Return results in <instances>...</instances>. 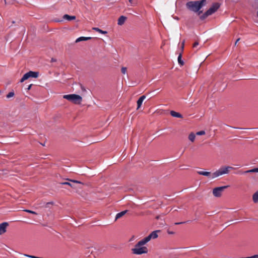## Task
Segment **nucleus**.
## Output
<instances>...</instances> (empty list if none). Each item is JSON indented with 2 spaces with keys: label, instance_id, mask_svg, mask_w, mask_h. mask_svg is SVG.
Masks as SVG:
<instances>
[{
  "label": "nucleus",
  "instance_id": "3",
  "mask_svg": "<svg viewBox=\"0 0 258 258\" xmlns=\"http://www.w3.org/2000/svg\"><path fill=\"white\" fill-rule=\"evenodd\" d=\"M63 98L76 104H80L82 101V98L80 95L74 94L64 95Z\"/></svg>",
  "mask_w": 258,
  "mask_h": 258
},
{
  "label": "nucleus",
  "instance_id": "12",
  "mask_svg": "<svg viewBox=\"0 0 258 258\" xmlns=\"http://www.w3.org/2000/svg\"><path fill=\"white\" fill-rule=\"evenodd\" d=\"M253 172H258V168H255L250 170H248L245 171L244 172H242L241 171H239L238 173L242 174V173H253Z\"/></svg>",
  "mask_w": 258,
  "mask_h": 258
},
{
  "label": "nucleus",
  "instance_id": "18",
  "mask_svg": "<svg viewBox=\"0 0 258 258\" xmlns=\"http://www.w3.org/2000/svg\"><path fill=\"white\" fill-rule=\"evenodd\" d=\"M127 210H125V211H123L120 213H117L115 217V220H116L117 219L122 217L123 215H124L127 213Z\"/></svg>",
  "mask_w": 258,
  "mask_h": 258
},
{
  "label": "nucleus",
  "instance_id": "27",
  "mask_svg": "<svg viewBox=\"0 0 258 258\" xmlns=\"http://www.w3.org/2000/svg\"><path fill=\"white\" fill-rule=\"evenodd\" d=\"M25 212H27V213H31V214H35V215H37V214L33 211H31V210H24Z\"/></svg>",
  "mask_w": 258,
  "mask_h": 258
},
{
  "label": "nucleus",
  "instance_id": "32",
  "mask_svg": "<svg viewBox=\"0 0 258 258\" xmlns=\"http://www.w3.org/2000/svg\"><path fill=\"white\" fill-rule=\"evenodd\" d=\"M199 45V42L198 41L197 42H195L194 44H193V47H196L198 45Z\"/></svg>",
  "mask_w": 258,
  "mask_h": 258
},
{
  "label": "nucleus",
  "instance_id": "5",
  "mask_svg": "<svg viewBox=\"0 0 258 258\" xmlns=\"http://www.w3.org/2000/svg\"><path fill=\"white\" fill-rule=\"evenodd\" d=\"M39 76V73L37 72L29 71L24 75L20 80V82L22 83L30 78H37Z\"/></svg>",
  "mask_w": 258,
  "mask_h": 258
},
{
  "label": "nucleus",
  "instance_id": "21",
  "mask_svg": "<svg viewBox=\"0 0 258 258\" xmlns=\"http://www.w3.org/2000/svg\"><path fill=\"white\" fill-rule=\"evenodd\" d=\"M181 57H182V54H181V53H180L179 54V55H178V63L181 65V66H183L184 64V62L181 59Z\"/></svg>",
  "mask_w": 258,
  "mask_h": 258
},
{
  "label": "nucleus",
  "instance_id": "8",
  "mask_svg": "<svg viewBox=\"0 0 258 258\" xmlns=\"http://www.w3.org/2000/svg\"><path fill=\"white\" fill-rule=\"evenodd\" d=\"M220 5L218 3H214L212 6L207 11V14L211 15L219 8Z\"/></svg>",
  "mask_w": 258,
  "mask_h": 258
},
{
  "label": "nucleus",
  "instance_id": "36",
  "mask_svg": "<svg viewBox=\"0 0 258 258\" xmlns=\"http://www.w3.org/2000/svg\"><path fill=\"white\" fill-rule=\"evenodd\" d=\"M239 40H240V38H238V39H237V40L236 41V42L235 43V45H236L237 43L238 42Z\"/></svg>",
  "mask_w": 258,
  "mask_h": 258
},
{
  "label": "nucleus",
  "instance_id": "16",
  "mask_svg": "<svg viewBox=\"0 0 258 258\" xmlns=\"http://www.w3.org/2000/svg\"><path fill=\"white\" fill-rule=\"evenodd\" d=\"M197 172L200 175H202L208 177H210L211 176H212V174H211L210 172L199 171H198Z\"/></svg>",
  "mask_w": 258,
  "mask_h": 258
},
{
  "label": "nucleus",
  "instance_id": "33",
  "mask_svg": "<svg viewBox=\"0 0 258 258\" xmlns=\"http://www.w3.org/2000/svg\"><path fill=\"white\" fill-rule=\"evenodd\" d=\"M185 222H177V223H175V225H179V224H183V223H184Z\"/></svg>",
  "mask_w": 258,
  "mask_h": 258
},
{
  "label": "nucleus",
  "instance_id": "6",
  "mask_svg": "<svg viewBox=\"0 0 258 258\" xmlns=\"http://www.w3.org/2000/svg\"><path fill=\"white\" fill-rule=\"evenodd\" d=\"M229 186L226 185L220 187H217L213 189V194L215 197H220L224 190L228 188Z\"/></svg>",
  "mask_w": 258,
  "mask_h": 258
},
{
  "label": "nucleus",
  "instance_id": "31",
  "mask_svg": "<svg viewBox=\"0 0 258 258\" xmlns=\"http://www.w3.org/2000/svg\"><path fill=\"white\" fill-rule=\"evenodd\" d=\"M184 42H185V40H183V42L181 43V47L182 51H183V49H184Z\"/></svg>",
  "mask_w": 258,
  "mask_h": 258
},
{
  "label": "nucleus",
  "instance_id": "28",
  "mask_svg": "<svg viewBox=\"0 0 258 258\" xmlns=\"http://www.w3.org/2000/svg\"><path fill=\"white\" fill-rule=\"evenodd\" d=\"M24 255L27 256V257H30V258H42V257H38V256H36L32 255H29V254H25Z\"/></svg>",
  "mask_w": 258,
  "mask_h": 258
},
{
  "label": "nucleus",
  "instance_id": "7",
  "mask_svg": "<svg viewBox=\"0 0 258 258\" xmlns=\"http://www.w3.org/2000/svg\"><path fill=\"white\" fill-rule=\"evenodd\" d=\"M160 232L159 230H156L151 232L148 236L144 238L143 239L144 241L142 243H147L151 240V239H155L158 237L157 233Z\"/></svg>",
  "mask_w": 258,
  "mask_h": 258
},
{
  "label": "nucleus",
  "instance_id": "26",
  "mask_svg": "<svg viewBox=\"0 0 258 258\" xmlns=\"http://www.w3.org/2000/svg\"><path fill=\"white\" fill-rule=\"evenodd\" d=\"M121 72L122 74H125L127 72V68L126 67H122Z\"/></svg>",
  "mask_w": 258,
  "mask_h": 258
},
{
  "label": "nucleus",
  "instance_id": "34",
  "mask_svg": "<svg viewBox=\"0 0 258 258\" xmlns=\"http://www.w3.org/2000/svg\"><path fill=\"white\" fill-rule=\"evenodd\" d=\"M32 84H30V85H29V86L27 88V90H30L31 88V86H32Z\"/></svg>",
  "mask_w": 258,
  "mask_h": 258
},
{
  "label": "nucleus",
  "instance_id": "24",
  "mask_svg": "<svg viewBox=\"0 0 258 258\" xmlns=\"http://www.w3.org/2000/svg\"><path fill=\"white\" fill-rule=\"evenodd\" d=\"M209 16H210V15H207V11H206L203 15H202V16H200V19L202 20H204Z\"/></svg>",
  "mask_w": 258,
  "mask_h": 258
},
{
  "label": "nucleus",
  "instance_id": "14",
  "mask_svg": "<svg viewBox=\"0 0 258 258\" xmlns=\"http://www.w3.org/2000/svg\"><path fill=\"white\" fill-rule=\"evenodd\" d=\"M126 18L123 16H120L118 19V22H117V24L118 25H122V24H124L125 21L126 20Z\"/></svg>",
  "mask_w": 258,
  "mask_h": 258
},
{
  "label": "nucleus",
  "instance_id": "22",
  "mask_svg": "<svg viewBox=\"0 0 258 258\" xmlns=\"http://www.w3.org/2000/svg\"><path fill=\"white\" fill-rule=\"evenodd\" d=\"M93 30H95L96 32H98L100 33H101V34H106L107 33V32L105 31H103L101 29H100L99 28H93Z\"/></svg>",
  "mask_w": 258,
  "mask_h": 258
},
{
  "label": "nucleus",
  "instance_id": "11",
  "mask_svg": "<svg viewBox=\"0 0 258 258\" xmlns=\"http://www.w3.org/2000/svg\"><path fill=\"white\" fill-rule=\"evenodd\" d=\"M146 98V96L142 95L141 96L137 101V109H139L141 106L142 103L144 99Z\"/></svg>",
  "mask_w": 258,
  "mask_h": 258
},
{
  "label": "nucleus",
  "instance_id": "19",
  "mask_svg": "<svg viewBox=\"0 0 258 258\" xmlns=\"http://www.w3.org/2000/svg\"><path fill=\"white\" fill-rule=\"evenodd\" d=\"M188 138L191 142H194L196 138V135L194 133H191L188 135Z\"/></svg>",
  "mask_w": 258,
  "mask_h": 258
},
{
  "label": "nucleus",
  "instance_id": "25",
  "mask_svg": "<svg viewBox=\"0 0 258 258\" xmlns=\"http://www.w3.org/2000/svg\"><path fill=\"white\" fill-rule=\"evenodd\" d=\"M15 94L14 92H10L7 95V98H10L11 97H12L14 96Z\"/></svg>",
  "mask_w": 258,
  "mask_h": 258
},
{
  "label": "nucleus",
  "instance_id": "10",
  "mask_svg": "<svg viewBox=\"0 0 258 258\" xmlns=\"http://www.w3.org/2000/svg\"><path fill=\"white\" fill-rule=\"evenodd\" d=\"M8 226V223L4 222L0 224V235H2L6 232V228Z\"/></svg>",
  "mask_w": 258,
  "mask_h": 258
},
{
  "label": "nucleus",
  "instance_id": "13",
  "mask_svg": "<svg viewBox=\"0 0 258 258\" xmlns=\"http://www.w3.org/2000/svg\"><path fill=\"white\" fill-rule=\"evenodd\" d=\"M63 18L68 21H72L76 19V16H70L68 14H65L63 16Z\"/></svg>",
  "mask_w": 258,
  "mask_h": 258
},
{
  "label": "nucleus",
  "instance_id": "29",
  "mask_svg": "<svg viewBox=\"0 0 258 258\" xmlns=\"http://www.w3.org/2000/svg\"><path fill=\"white\" fill-rule=\"evenodd\" d=\"M205 134V132L204 131H200V132H198L197 133H196V135H198V136H201V135H204Z\"/></svg>",
  "mask_w": 258,
  "mask_h": 258
},
{
  "label": "nucleus",
  "instance_id": "1",
  "mask_svg": "<svg viewBox=\"0 0 258 258\" xmlns=\"http://www.w3.org/2000/svg\"><path fill=\"white\" fill-rule=\"evenodd\" d=\"M206 2V0L190 1L186 4V7L189 10L198 13V15H200L202 11L200 10L205 5Z\"/></svg>",
  "mask_w": 258,
  "mask_h": 258
},
{
  "label": "nucleus",
  "instance_id": "17",
  "mask_svg": "<svg viewBox=\"0 0 258 258\" xmlns=\"http://www.w3.org/2000/svg\"><path fill=\"white\" fill-rule=\"evenodd\" d=\"M91 39L90 37H80L76 40V42L78 43L82 41H87Z\"/></svg>",
  "mask_w": 258,
  "mask_h": 258
},
{
  "label": "nucleus",
  "instance_id": "37",
  "mask_svg": "<svg viewBox=\"0 0 258 258\" xmlns=\"http://www.w3.org/2000/svg\"><path fill=\"white\" fill-rule=\"evenodd\" d=\"M81 88H82V90L83 91H86V90H85V89L84 88V87H82H82H81Z\"/></svg>",
  "mask_w": 258,
  "mask_h": 258
},
{
  "label": "nucleus",
  "instance_id": "35",
  "mask_svg": "<svg viewBox=\"0 0 258 258\" xmlns=\"http://www.w3.org/2000/svg\"><path fill=\"white\" fill-rule=\"evenodd\" d=\"M51 62H54V61H56V59L53 58H52L51 59Z\"/></svg>",
  "mask_w": 258,
  "mask_h": 258
},
{
  "label": "nucleus",
  "instance_id": "15",
  "mask_svg": "<svg viewBox=\"0 0 258 258\" xmlns=\"http://www.w3.org/2000/svg\"><path fill=\"white\" fill-rule=\"evenodd\" d=\"M170 114L172 116L174 117L182 118V115L180 113L173 110L170 111Z\"/></svg>",
  "mask_w": 258,
  "mask_h": 258
},
{
  "label": "nucleus",
  "instance_id": "20",
  "mask_svg": "<svg viewBox=\"0 0 258 258\" xmlns=\"http://www.w3.org/2000/svg\"><path fill=\"white\" fill-rule=\"evenodd\" d=\"M252 200L254 203H256L258 202V191L255 192L252 196Z\"/></svg>",
  "mask_w": 258,
  "mask_h": 258
},
{
  "label": "nucleus",
  "instance_id": "2",
  "mask_svg": "<svg viewBox=\"0 0 258 258\" xmlns=\"http://www.w3.org/2000/svg\"><path fill=\"white\" fill-rule=\"evenodd\" d=\"M143 239L139 241L135 246V247L132 249L133 253L135 254L140 255L144 253H147L148 249L146 246H142L146 243H142Z\"/></svg>",
  "mask_w": 258,
  "mask_h": 258
},
{
  "label": "nucleus",
  "instance_id": "9",
  "mask_svg": "<svg viewBox=\"0 0 258 258\" xmlns=\"http://www.w3.org/2000/svg\"><path fill=\"white\" fill-rule=\"evenodd\" d=\"M71 182H61L60 184L63 185H68L73 188H76L77 187L76 186V184H83L81 182L75 180H70Z\"/></svg>",
  "mask_w": 258,
  "mask_h": 258
},
{
  "label": "nucleus",
  "instance_id": "4",
  "mask_svg": "<svg viewBox=\"0 0 258 258\" xmlns=\"http://www.w3.org/2000/svg\"><path fill=\"white\" fill-rule=\"evenodd\" d=\"M230 169H233V168L231 166L221 167L219 170L212 174V178H215L223 174L228 173Z\"/></svg>",
  "mask_w": 258,
  "mask_h": 258
},
{
  "label": "nucleus",
  "instance_id": "30",
  "mask_svg": "<svg viewBox=\"0 0 258 258\" xmlns=\"http://www.w3.org/2000/svg\"><path fill=\"white\" fill-rule=\"evenodd\" d=\"M53 203L52 202H48L47 203H46V205H45V208H48L49 207V205H53Z\"/></svg>",
  "mask_w": 258,
  "mask_h": 258
},
{
  "label": "nucleus",
  "instance_id": "23",
  "mask_svg": "<svg viewBox=\"0 0 258 258\" xmlns=\"http://www.w3.org/2000/svg\"><path fill=\"white\" fill-rule=\"evenodd\" d=\"M128 1L131 6H135L137 4V2L136 0H128Z\"/></svg>",
  "mask_w": 258,
  "mask_h": 258
}]
</instances>
